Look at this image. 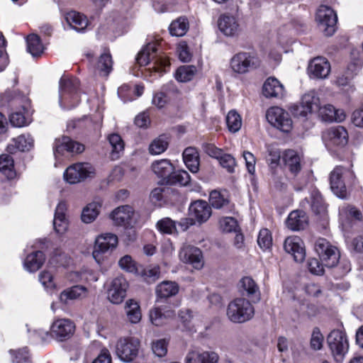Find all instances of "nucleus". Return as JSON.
I'll use <instances>...</instances> for the list:
<instances>
[{
  "label": "nucleus",
  "mask_w": 363,
  "mask_h": 363,
  "mask_svg": "<svg viewBox=\"0 0 363 363\" xmlns=\"http://www.w3.org/2000/svg\"><path fill=\"white\" fill-rule=\"evenodd\" d=\"M116 354L124 362H133L139 354L140 341L135 337H120L116 344Z\"/></svg>",
  "instance_id": "nucleus-5"
},
{
  "label": "nucleus",
  "mask_w": 363,
  "mask_h": 363,
  "mask_svg": "<svg viewBox=\"0 0 363 363\" xmlns=\"http://www.w3.org/2000/svg\"><path fill=\"white\" fill-rule=\"evenodd\" d=\"M308 71L315 78L325 79L330 74V65L325 57H317L310 62Z\"/></svg>",
  "instance_id": "nucleus-24"
},
{
  "label": "nucleus",
  "mask_w": 363,
  "mask_h": 363,
  "mask_svg": "<svg viewBox=\"0 0 363 363\" xmlns=\"http://www.w3.org/2000/svg\"><path fill=\"white\" fill-rule=\"evenodd\" d=\"M169 29L172 35L182 37L186 34L189 29V21L187 18L180 17L172 22Z\"/></svg>",
  "instance_id": "nucleus-42"
},
{
  "label": "nucleus",
  "mask_w": 363,
  "mask_h": 363,
  "mask_svg": "<svg viewBox=\"0 0 363 363\" xmlns=\"http://www.w3.org/2000/svg\"><path fill=\"white\" fill-rule=\"evenodd\" d=\"M87 293L86 287L80 285H76L67 289L61 292L60 300L62 303L67 304L69 301H74L85 297Z\"/></svg>",
  "instance_id": "nucleus-32"
},
{
  "label": "nucleus",
  "mask_w": 363,
  "mask_h": 363,
  "mask_svg": "<svg viewBox=\"0 0 363 363\" xmlns=\"http://www.w3.org/2000/svg\"><path fill=\"white\" fill-rule=\"evenodd\" d=\"M13 363H30L28 350L26 347L18 350H10Z\"/></svg>",
  "instance_id": "nucleus-57"
},
{
  "label": "nucleus",
  "mask_w": 363,
  "mask_h": 363,
  "mask_svg": "<svg viewBox=\"0 0 363 363\" xmlns=\"http://www.w3.org/2000/svg\"><path fill=\"white\" fill-rule=\"evenodd\" d=\"M285 251L291 254L297 262H302L306 257V251L302 240L298 236L288 237L284 243Z\"/></svg>",
  "instance_id": "nucleus-21"
},
{
  "label": "nucleus",
  "mask_w": 363,
  "mask_h": 363,
  "mask_svg": "<svg viewBox=\"0 0 363 363\" xmlns=\"http://www.w3.org/2000/svg\"><path fill=\"white\" fill-rule=\"evenodd\" d=\"M84 146L76 141L72 140L67 136H62L55 141L53 150L54 155H64L65 152L81 153L84 151Z\"/></svg>",
  "instance_id": "nucleus-20"
},
{
  "label": "nucleus",
  "mask_w": 363,
  "mask_h": 363,
  "mask_svg": "<svg viewBox=\"0 0 363 363\" xmlns=\"http://www.w3.org/2000/svg\"><path fill=\"white\" fill-rule=\"evenodd\" d=\"M38 279L45 289L52 293L56 289L52 273L49 270H43L39 274Z\"/></svg>",
  "instance_id": "nucleus-50"
},
{
  "label": "nucleus",
  "mask_w": 363,
  "mask_h": 363,
  "mask_svg": "<svg viewBox=\"0 0 363 363\" xmlns=\"http://www.w3.org/2000/svg\"><path fill=\"white\" fill-rule=\"evenodd\" d=\"M327 343L337 360L342 359L349 349L347 337L342 330H333L327 336Z\"/></svg>",
  "instance_id": "nucleus-8"
},
{
  "label": "nucleus",
  "mask_w": 363,
  "mask_h": 363,
  "mask_svg": "<svg viewBox=\"0 0 363 363\" xmlns=\"http://www.w3.org/2000/svg\"><path fill=\"white\" fill-rule=\"evenodd\" d=\"M157 229L162 233L172 234L177 231L175 222L169 218H164L157 223Z\"/></svg>",
  "instance_id": "nucleus-56"
},
{
  "label": "nucleus",
  "mask_w": 363,
  "mask_h": 363,
  "mask_svg": "<svg viewBox=\"0 0 363 363\" xmlns=\"http://www.w3.org/2000/svg\"><path fill=\"white\" fill-rule=\"evenodd\" d=\"M120 267L130 273L138 274L140 266L133 259L130 255H125L118 261Z\"/></svg>",
  "instance_id": "nucleus-53"
},
{
  "label": "nucleus",
  "mask_w": 363,
  "mask_h": 363,
  "mask_svg": "<svg viewBox=\"0 0 363 363\" xmlns=\"http://www.w3.org/2000/svg\"><path fill=\"white\" fill-rule=\"evenodd\" d=\"M124 309L129 318H141L142 316L140 305L134 299L128 300L125 303Z\"/></svg>",
  "instance_id": "nucleus-54"
},
{
  "label": "nucleus",
  "mask_w": 363,
  "mask_h": 363,
  "mask_svg": "<svg viewBox=\"0 0 363 363\" xmlns=\"http://www.w3.org/2000/svg\"><path fill=\"white\" fill-rule=\"evenodd\" d=\"M181 261L191 264L195 269H200L203 266L202 252L199 248L184 245L179 254Z\"/></svg>",
  "instance_id": "nucleus-18"
},
{
  "label": "nucleus",
  "mask_w": 363,
  "mask_h": 363,
  "mask_svg": "<svg viewBox=\"0 0 363 363\" xmlns=\"http://www.w3.org/2000/svg\"><path fill=\"white\" fill-rule=\"evenodd\" d=\"M220 228L226 233L237 231L238 227L237 220L233 217H224L219 220Z\"/></svg>",
  "instance_id": "nucleus-59"
},
{
  "label": "nucleus",
  "mask_w": 363,
  "mask_h": 363,
  "mask_svg": "<svg viewBox=\"0 0 363 363\" xmlns=\"http://www.w3.org/2000/svg\"><path fill=\"white\" fill-rule=\"evenodd\" d=\"M189 211L195 222L200 224L206 222L211 216V207L206 201L202 200L193 202L189 208Z\"/></svg>",
  "instance_id": "nucleus-22"
},
{
  "label": "nucleus",
  "mask_w": 363,
  "mask_h": 363,
  "mask_svg": "<svg viewBox=\"0 0 363 363\" xmlns=\"http://www.w3.org/2000/svg\"><path fill=\"white\" fill-rule=\"evenodd\" d=\"M226 124L230 132H238L242 126L241 116L236 111H230L226 116Z\"/></svg>",
  "instance_id": "nucleus-48"
},
{
  "label": "nucleus",
  "mask_w": 363,
  "mask_h": 363,
  "mask_svg": "<svg viewBox=\"0 0 363 363\" xmlns=\"http://www.w3.org/2000/svg\"><path fill=\"white\" fill-rule=\"evenodd\" d=\"M95 175V169L89 163H75L68 167L64 172L65 180L74 184Z\"/></svg>",
  "instance_id": "nucleus-7"
},
{
  "label": "nucleus",
  "mask_w": 363,
  "mask_h": 363,
  "mask_svg": "<svg viewBox=\"0 0 363 363\" xmlns=\"http://www.w3.org/2000/svg\"><path fill=\"white\" fill-rule=\"evenodd\" d=\"M282 158L290 172L296 176L301 169V158L299 155L293 150H287L284 152Z\"/></svg>",
  "instance_id": "nucleus-29"
},
{
  "label": "nucleus",
  "mask_w": 363,
  "mask_h": 363,
  "mask_svg": "<svg viewBox=\"0 0 363 363\" xmlns=\"http://www.w3.org/2000/svg\"><path fill=\"white\" fill-rule=\"evenodd\" d=\"M220 164L224 168H225L228 172H233L235 167L236 165L235 158L229 154H225L223 152L220 155V157L218 159Z\"/></svg>",
  "instance_id": "nucleus-61"
},
{
  "label": "nucleus",
  "mask_w": 363,
  "mask_h": 363,
  "mask_svg": "<svg viewBox=\"0 0 363 363\" xmlns=\"http://www.w3.org/2000/svg\"><path fill=\"white\" fill-rule=\"evenodd\" d=\"M183 160L186 167L192 172L196 173L199 169V155L196 148L186 147L183 152Z\"/></svg>",
  "instance_id": "nucleus-36"
},
{
  "label": "nucleus",
  "mask_w": 363,
  "mask_h": 363,
  "mask_svg": "<svg viewBox=\"0 0 363 363\" xmlns=\"http://www.w3.org/2000/svg\"><path fill=\"white\" fill-rule=\"evenodd\" d=\"M67 203L61 201L58 203L55 212L53 226L57 234L62 235L68 229L69 222L66 217Z\"/></svg>",
  "instance_id": "nucleus-23"
},
{
  "label": "nucleus",
  "mask_w": 363,
  "mask_h": 363,
  "mask_svg": "<svg viewBox=\"0 0 363 363\" xmlns=\"http://www.w3.org/2000/svg\"><path fill=\"white\" fill-rule=\"evenodd\" d=\"M240 285L241 288L246 291L247 296L257 295V297L259 298V287L251 277H243L240 280Z\"/></svg>",
  "instance_id": "nucleus-52"
},
{
  "label": "nucleus",
  "mask_w": 363,
  "mask_h": 363,
  "mask_svg": "<svg viewBox=\"0 0 363 363\" xmlns=\"http://www.w3.org/2000/svg\"><path fill=\"white\" fill-rule=\"evenodd\" d=\"M0 172L9 179L16 176L14 161L10 155L2 154L0 155Z\"/></svg>",
  "instance_id": "nucleus-39"
},
{
  "label": "nucleus",
  "mask_w": 363,
  "mask_h": 363,
  "mask_svg": "<svg viewBox=\"0 0 363 363\" xmlns=\"http://www.w3.org/2000/svg\"><path fill=\"white\" fill-rule=\"evenodd\" d=\"M257 243L262 250H267L272 245V237L267 228L262 229L258 235Z\"/></svg>",
  "instance_id": "nucleus-55"
},
{
  "label": "nucleus",
  "mask_w": 363,
  "mask_h": 363,
  "mask_svg": "<svg viewBox=\"0 0 363 363\" xmlns=\"http://www.w3.org/2000/svg\"><path fill=\"white\" fill-rule=\"evenodd\" d=\"M196 73V67L194 65H184L179 67L175 73V78L181 82L191 81Z\"/></svg>",
  "instance_id": "nucleus-44"
},
{
  "label": "nucleus",
  "mask_w": 363,
  "mask_h": 363,
  "mask_svg": "<svg viewBox=\"0 0 363 363\" xmlns=\"http://www.w3.org/2000/svg\"><path fill=\"white\" fill-rule=\"evenodd\" d=\"M308 223V218L305 212L302 211H294L291 212L286 219V226L292 230L303 229Z\"/></svg>",
  "instance_id": "nucleus-30"
},
{
  "label": "nucleus",
  "mask_w": 363,
  "mask_h": 363,
  "mask_svg": "<svg viewBox=\"0 0 363 363\" xmlns=\"http://www.w3.org/2000/svg\"><path fill=\"white\" fill-rule=\"evenodd\" d=\"M152 169L154 173L160 178L166 180L167 183L168 179L171 177L174 167L168 160H161L154 162L152 164Z\"/></svg>",
  "instance_id": "nucleus-34"
},
{
  "label": "nucleus",
  "mask_w": 363,
  "mask_h": 363,
  "mask_svg": "<svg viewBox=\"0 0 363 363\" xmlns=\"http://www.w3.org/2000/svg\"><path fill=\"white\" fill-rule=\"evenodd\" d=\"M75 324L70 319H55L50 325V331L34 330L31 335L35 343H45L54 338L63 341L74 333Z\"/></svg>",
  "instance_id": "nucleus-2"
},
{
  "label": "nucleus",
  "mask_w": 363,
  "mask_h": 363,
  "mask_svg": "<svg viewBox=\"0 0 363 363\" xmlns=\"http://www.w3.org/2000/svg\"><path fill=\"white\" fill-rule=\"evenodd\" d=\"M168 145V138L164 135H160L150 144L149 152L151 155H160L167 149Z\"/></svg>",
  "instance_id": "nucleus-45"
},
{
  "label": "nucleus",
  "mask_w": 363,
  "mask_h": 363,
  "mask_svg": "<svg viewBox=\"0 0 363 363\" xmlns=\"http://www.w3.org/2000/svg\"><path fill=\"white\" fill-rule=\"evenodd\" d=\"M254 314V308L249 301L243 298L231 301L227 309L228 318H250Z\"/></svg>",
  "instance_id": "nucleus-17"
},
{
  "label": "nucleus",
  "mask_w": 363,
  "mask_h": 363,
  "mask_svg": "<svg viewBox=\"0 0 363 363\" xmlns=\"http://www.w3.org/2000/svg\"><path fill=\"white\" fill-rule=\"evenodd\" d=\"M314 247L324 266L331 268L337 264L340 257V252L326 239L318 238Z\"/></svg>",
  "instance_id": "nucleus-6"
},
{
  "label": "nucleus",
  "mask_w": 363,
  "mask_h": 363,
  "mask_svg": "<svg viewBox=\"0 0 363 363\" xmlns=\"http://www.w3.org/2000/svg\"><path fill=\"white\" fill-rule=\"evenodd\" d=\"M218 355L215 352H189L185 358V363H217Z\"/></svg>",
  "instance_id": "nucleus-27"
},
{
  "label": "nucleus",
  "mask_w": 363,
  "mask_h": 363,
  "mask_svg": "<svg viewBox=\"0 0 363 363\" xmlns=\"http://www.w3.org/2000/svg\"><path fill=\"white\" fill-rule=\"evenodd\" d=\"M65 20L72 28L78 32L83 31L88 26L86 18L74 11L67 13Z\"/></svg>",
  "instance_id": "nucleus-33"
},
{
  "label": "nucleus",
  "mask_w": 363,
  "mask_h": 363,
  "mask_svg": "<svg viewBox=\"0 0 363 363\" xmlns=\"http://www.w3.org/2000/svg\"><path fill=\"white\" fill-rule=\"evenodd\" d=\"M101 203L99 202H91L87 204L82 211L81 219L84 223H91L98 217L100 209Z\"/></svg>",
  "instance_id": "nucleus-38"
},
{
  "label": "nucleus",
  "mask_w": 363,
  "mask_h": 363,
  "mask_svg": "<svg viewBox=\"0 0 363 363\" xmlns=\"http://www.w3.org/2000/svg\"><path fill=\"white\" fill-rule=\"evenodd\" d=\"M33 146V139L30 135H21L13 138L7 146V151L13 154L17 151H28Z\"/></svg>",
  "instance_id": "nucleus-26"
},
{
  "label": "nucleus",
  "mask_w": 363,
  "mask_h": 363,
  "mask_svg": "<svg viewBox=\"0 0 363 363\" xmlns=\"http://www.w3.org/2000/svg\"><path fill=\"white\" fill-rule=\"evenodd\" d=\"M190 182V175L185 170H177L172 172L171 177L168 179L167 183L170 184H178L182 186L188 184Z\"/></svg>",
  "instance_id": "nucleus-51"
},
{
  "label": "nucleus",
  "mask_w": 363,
  "mask_h": 363,
  "mask_svg": "<svg viewBox=\"0 0 363 363\" xmlns=\"http://www.w3.org/2000/svg\"><path fill=\"white\" fill-rule=\"evenodd\" d=\"M10 122L15 127H23L30 123L29 111L24 105L22 111H17L10 115Z\"/></svg>",
  "instance_id": "nucleus-41"
},
{
  "label": "nucleus",
  "mask_w": 363,
  "mask_h": 363,
  "mask_svg": "<svg viewBox=\"0 0 363 363\" xmlns=\"http://www.w3.org/2000/svg\"><path fill=\"white\" fill-rule=\"evenodd\" d=\"M152 350L156 356L159 357H164L167 352V342L164 339L153 341L152 342Z\"/></svg>",
  "instance_id": "nucleus-60"
},
{
  "label": "nucleus",
  "mask_w": 363,
  "mask_h": 363,
  "mask_svg": "<svg viewBox=\"0 0 363 363\" xmlns=\"http://www.w3.org/2000/svg\"><path fill=\"white\" fill-rule=\"evenodd\" d=\"M45 256L40 250L34 251L27 255L23 264L25 269L29 272L38 271L44 264Z\"/></svg>",
  "instance_id": "nucleus-31"
},
{
  "label": "nucleus",
  "mask_w": 363,
  "mask_h": 363,
  "mask_svg": "<svg viewBox=\"0 0 363 363\" xmlns=\"http://www.w3.org/2000/svg\"><path fill=\"white\" fill-rule=\"evenodd\" d=\"M110 217L115 225L129 227L136 223L138 215L132 206L125 205L114 209Z\"/></svg>",
  "instance_id": "nucleus-14"
},
{
  "label": "nucleus",
  "mask_w": 363,
  "mask_h": 363,
  "mask_svg": "<svg viewBox=\"0 0 363 363\" xmlns=\"http://www.w3.org/2000/svg\"><path fill=\"white\" fill-rule=\"evenodd\" d=\"M177 52L179 60L182 62H189L192 57L191 52L184 41H182L177 45Z\"/></svg>",
  "instance_id": "nucleus-62"
},
{
  "label": "nucleus",
  "mask_w": 363,
  "mask_h": 363,
  "mask_svg": "<svg viewBox=\"0 0 363 363\" xmlns=\"http://www.w3.org/2000/svg\"><path fill=\"white\" fill-rule=\"evenodd\" d=\"M108 143L111 147V157L116 160L118 154L123 150L124 143L121 136L118 134H111L108 138Z\"/></svg>",
  "instance_id": "nucleus-49"
},
{
  "label": "nucleus",
  "mask_w": 363,
  "mask_h": 363,
  "mask_svg": "<svg viewBox=\"0 0 363 363\" xmlns=\"http://www.w3.org/2000/svg\"><path fill=\"white\" fill-rule=\"evenodd\" d=\"M258 56L250 52H240L234 55L230 61V67L236 74H243L260 66Z\"/></svg>",
  "instance_id": "nucleus-4"
},
{
  "label": "nucleus",
  "mask_w": 363,
  "mask_h": 363,
  "mask_svg": "<svg viewBox=\"0 0 363 363\" xmlns=\"http://www.w3.org/2000/svg\"><path fill=\"white\" fill-rule=\"evenodd\" d=\"M323 140L328 149L342 147L348 142L347 130L341 125L331 127L323 133Z\"/></svg>",
  "instance_id": "nucleus-12"
},
{
  "label": "nucleus",
  "mask_w": 363,
  "mask_h": 363,
  "mask_svg": "<svg viewBox=\"0 0 363 363\" xmlns=\"http://www.w3.org/2000/svg\"><path fill=\"white\" fill-rule=\"evenodd\" d=\"M319 116L325 122H341L345 118V113L342 109H337L331 104L320 106Z\"/></svg>",
  "instance_id": "nucleus-25"
},
{
  "label": "nucleus",
  "mask_w": 363,
  "mask_h": 363,
  "mask_svg": "<svg viewBox=\"0 0 363 363\" xmlns=\"http://www.w3.org/2000/svg\"><path fill=\"white\" fill-rule=\"evenodd\" d=\"M262 92L267 98H278L284 95V86L274 77H269L264 83Z\"/></svg>",
  "instance_id": "nucleus-28"
},
{
  "label": "nucleus",
  "mask_w": 363,
  "mask_h": 363,
  "mask_svg": "<svg viewBox=\"0 0 363 363\" xmlns=\"http://www.w3.org/2000/svg\"><path fill=\"white\" fill-rule=\"evenodd\" d=\"M118 242V237L113 233H106L99 235L94 241L93 257L99 262L102 255L112 252L116 248Z\"/></svg>",
  "instance_id": "nucleus-10"
},
{
  "label": "nucleus",
  "mask_w": 363,
  "mask_h": 363,
  "mask_svg": "<svg viewBox=\"0 0 363 363\" xmlns=\"http://www.w3.org/2000/svg\"><path fill=\"white\" fill-rule=\"evenodd\" d=\"M128 283L123 277H116L112 280L107 290V298L113 304L123 302L126 296Z\"/></svg>",
  "instance_id": "nucleus-16"
},
{
  "label": "nucleus",
  "mask_w": 363,
  "mask_h": 363,
  "mask_svg": "<svg viewBox=\"0 0 363 363\" xmlns=\"http://www.w3.org/2000/svg\"><path fill=\"white\" fill-rule=\"evenodd\" d=\"M209 202L212 207L217 209L226 208L229 206L228 199L221 192L216 190L211 192Z\"/></svg>",
  "instance_id": "nucleus-46"
},
{
  "label": "nucleus",
  "mask_w": 363,
  "mask_h": 363,
  "mask_svg": "<svg viewBox=\"0 0 363 363\" xmlns=\"http://www.w3.org/2000/svg\"><path fill=\"white\" fill-rule=\"evenodd\" d=\"M315 20L326 36L332 35L336 28L337 14L329 6L322 5L317 11Z\"/></svg>",
  "instance_id": "nucleus-11"
},
{
  "label": "nucleus",
  "mask_w": 363,
  "mask_h": 363,
  "mask_svg": "<svg viewBox=\"0 0 363 363\" xmlns=\"http://www.w3.org/2000/svg\"><path fill=\"white\" fill-rule=\"evenodd\" d=\"M348 176L352 177V173L341 167H335L330 173V188L339 198L345 199L347 196L345 179Z\"/></svg>",
  "instance_id": "nucleus-15"
},
{
  "label": "nucleus",
  "mask_w": 363,
  "mask_h": 363,
  "mask_svg": "<svg viewBox=\"0 0 363 363\" xmlns=\"http://www.w3.org/2000/svg\"><path fill=\"white\" fill-rule=\"evenodd\" d=\"M136 61L140 66L149 65L145 71L150 75L152 72H165V68L169 65L167 57L159 50L157 42L147 43L138 53Z\"/></svg>",
  "instance_id": "nucleus-1"
},
{
  "label": "nucleus",
  "mask_w": 363,
  "mask_h": 363,
  "mask_svg": "<svg viewBox=\"0 0 363 363\" xmlns=\"http://www.w3.org/2000/svg\"><path fill=\"white\" fill-rule=\"evenodd\" d=\"M179 290V286L175 281H164L157 286L155 292L157 297L167 298L177 295Z\"/></svg>",
  "instance_id": "nucleus-35"
},
{
  "label": "nucleus",
  "mask_w": 363,
  "mask_h": 363,
  "mask_svg": "<svg viewBox=\"0 0 363 363\" xmlns=\"http://www.w3.org/2000/svg\"><path fill=\"white\" fill-rule=\"evenodd\" d=\"M324 337L318 328L313 330L310 345L311 349L314 350H320L323 347Z\"/></svg>",
  "instance_id": "nucleus-58"
},
{
  "label": "nucleus",
  "mask_w": 363,
  "mask_h": 363,
  "mask_svg": "<svg viewBox=\"0 0 363 363\" xmlns=\"http://www.w3.org/2000/svg\"><path fill=\"white\" fill-rule=\"evenodd\" d=\"M160 267L158 266L143 268L141 266L137 274L141 276L147 283L155 282L160 277Z\"/></svg>",
  "instance_id": "nucleus-47"
},
{
  "label": "nucleus",
  "mask_w": 363,
  "mask_h": 363,
  "mask_svg": "<svg viewBox=\"0 0 363 363\" xmlns=\"http://www.w3.org/2000/svg\"><path fill=\"white\" fill-rule=\"evenodd\" d=\"M217 24L219 30L226 37H236L242 30L238 17L229 13L220 14Z\"/></svg>",
  "instance_id": "nucleus-13"
},
{
  "label": "nucleus",
  "mask_w": 363,
  "mask_h": 363,
  "mask_svg": "<svg viewBox=\"0 0 363 363\" xmlns=\"http://www.w3.org/2000/svg\"><path fill=\"white\" fill-rule=\"evenodd\" d=\"M172 312L167 306L155 307L150 311V318H169Z\"/></svg>",
  "instance_id": "nucleus-64"
},
{
  "label": "nucleus",
  "mask_w": 363,
  "mask_h": 363,
  "mask_svg": "<svg viewBox=\"0 0 363 363\" xmlns=\"http://www.w3.org/2000/svg\"><path fill=\"white\" fill-rule=\"evenodd\" d=\"M319 99L314 92H310L302 96L299 105L295 106L294 111L296 116L306 117L308 113L319 110Z\"/></svg>",
  "instance_id": "nucleus-19"
},
{
  "label": "nucleus",
  "mask_w": 363,
  "mask_h": 363,
  "mask_svg": "<svg viewBox=\"0 0 363 363\" xmlns=\"http://www.w3.org/2000/svg\"><path fill=\"white\" fill-rule=\"evenodd\" d=\"M112 65L110 53L104 52L94 65V72L100 76L106 77L112 69Z\"/></svg>",
  "instance_id": "nucleus-37"
},
{
  "label": "nucleus",
  "mask_w": 363,
  "mask_h": 363,
  "mask_svg": "<svg viewBox=\"0 0 363 363\" xmlns=\"http://www.w3.org/2000/svg\"><path fill=\"white\" fill-rule=\"evenodd\" d=\"M79 81L77 79L62 76L60 80L59 103L62 108L70 109L75 107L79 102V95L77 89Z\"/></svg>",
  "instance_id": "nucleus-3"
},
{
  "label": "nucleus",
  "mask_w": 363,
  "mask_h": 363,
  "mask_svg": "<svg viewBox=\"0 0 363 363\" xmlns=\"http://www.w3.org/2000/svg\"><path fill=\"white\" fill-rule=\"evenodd\" d=\"M27 50L33 57L40 56L44 51V46L40 37L34 33L30 34L26 38Z\"/></svg>",
  "instance_id": "nucleus-40"
},
{
  "label": "nucleus",
  "mask_w": 363,
  "mask_h": 363,
  "mask_svg": "<svg viewBox=\"0 0 363 363\" xmlns=\"http://www.w3.org/2000/svg\"><path fill=\"white\" fill-rule=\"evenodd\" d=\"M311 209L316 214L325 216L327 212V206L325 205L320 192L314 191L311 193Z\"/></svg>",
  "instance_id": "nucleus-43"
},
{
  "label": "nucleus",
  "mask_w": 363,
  "mask_h": 363,
  "mask_svg": "<svg viewBox=\"0 0 363 363\" xmlns=\"http://www.w3.org/2000/svg\"><path fill=\"white\" fill-rule=\"evenodd\" d=\"M268 122L284 133H289L293 127V121L289 112L279 106L269 108L266 113Z\"/></svg>",
  "instance_id": "nucleus-9"
},
{
  "label": "nucleus",
  "mask_w": 363,
  "mask_h": 363,
  "mask_svg": "<svg viewBox=\"0 0 363 363\" xmlns=\"http://www.w3.org/2000/svg\"><path fill=\"white\" fill-rule=\"evenodd\" d=\"M308 268L309 271L315 275H322L324 273V264L320 263L318 259L315 258H311L308 260Z\"/></svg>",
  "instance_id": "nucleus-63"
}]
</instances>
